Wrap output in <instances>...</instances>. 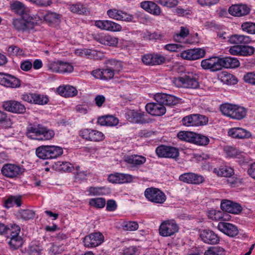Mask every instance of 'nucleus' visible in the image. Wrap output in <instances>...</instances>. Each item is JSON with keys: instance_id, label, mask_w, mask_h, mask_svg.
<instances>
[{"instance_id": "obj_38", "label": "nucleus", "mask_w": 255, "mask_h": 255, "mask_svg": "<svg viewBox=\"0 0 255 255\" xmlns=\"http://www.w3.org/2000/svg\"><path fill=\"white\" fill-rule=\"evenodd\" d=\"M49 159L55 158L63 153V149L54 145H48Z\"/></svg>"}, {"instance_id": "obj_10", "label": "nucleus", "mask_w": 255, "mask_h": 255, "mask_svg": "<svg viewBox=\"0 0 255 255\" xmlns=\"http://www.w3.org/2000/svg\"><path fill=\"white\" fill-rule=\"evenodd\" d=\"M2 107L6 111L17 114H22L26 112L25 106L20 102L15 100H9L3 102Z\"/></svg>"}, {"instance_id": "obj_37", "label": "nucleus", "mask_w": 255, "mask_h": 255, "mask_svg": "<svg viewBox=\"0 0 255 255\" xmlns=\"http://www.w3.org/2000/svg\"><path fill=\"white\" fill-rule=\"evenodd\" d=\"M196 133L191 131H181L177 134L179 139L189 142H194Z\"/></svg>"}, {"instance_id": "obj_24", "label": "nucleus", "mask_w": 255, "mask_h": 255, "mask_svg": "<svg viewBox=\"0 0 255 255\" xmlns=\"http://www.w3.org/2000/svg\"><path fill=\"white\" fill-rule=\"evenodd\" d=\"M228 11L233 16H242L249 14L250 9L246 4H235L229 7Z\"/></svg>"}, {"instance_id": "obj_27", "label": "nucleus", "mask_w": 255, "mask_h": 255, "mask_svg": "<svg viewBox=\"0 0 255 255\" xmlns=\"http://www.w3.org/2000/svg\"><path fill=\"white\" fill-rule=\"evenodd\" d=\"M144 116V112L130 111L127 114V118L133 123L144 124L147 122Z\"/></svg>"}, {"instance_id": "obj_62", "label": "nucleus", "mask_w": 255, "mask_h": 255, "mask_svg": "<svg viewBox=\"0 0 255 255\" xmlns=\"http://www.w3.org/2000/svg\"><path fill=\"white\" fill-rule=\"evenodd\" d=\"M244 80L246 83L255 85V72H249L244 76Z\"/></svg>"}, {"instance_id": "obj_49", "label": "nucleus", "mask_w": 255, "mask_h": 255, "mask_svg": "<svg viewBox=\"0 0 255 255\" xmlns=\"http://www.w3.org/2000/svg\"><path fill=\"white\" fill-rule=\"evenodd\" d=\"M209 142V139L207 136L196 133L193 143L200 145H206Z\"/></svg>"}, {"instance_id": "obj_43", "label": "nucleus", "mask_w": 255, "mask_h": 255, "mask_svg": "<svg viewBox=\"0 0 255 255\" xmlns=\"http://www.w3.org/2000/svg\"><path fill=\"white\" fill-rule=\"evenodd\" d=\"M235 106L229 103L223 104L220 107V110L224 115L231 118Z\"/></svg>"}, {"instance_id": "obj_29", "label": "nucleus", "mask_w": 255, "mask_h": 255, "mask_svg": "<svg viewBox=\"0 0 255 255\" xmlns=\"http://www.w3.org/2000/svg\"><path fill=\"white\" fill-rule=\"evenodd\" d=\"M140 6L146 11L155 15H159L161 12L160 7L152 1H142L140 3Z\"/></svg>"}, {"instance_id": "obj_58", "label": "nucleus", "mask_w": 255, "mask_h": 255, "mask_svg": "<svg viewBox=\"0 0 255 255\" xmlns=\"http://www.w3.org/2000/svg\"><path fill=\"white\" fill-rule=\"evenodd\" d=\"M115 71L113 69H110L107 67L105 69H103V80H108L112 79L115 75Z\"/></svg>"}, {"instance_id": "obj_12", "label": "nucleus", "mask_w": 255, "mask_h": 255, "mask_svg": "<svg viewBox=\"0 0 255 255\" xmlns=\"http://www.w3.org/2000/svg\"><path fill=\"white\" fill-rule=\"evenodd\" d=\"M155 152L159 157L174 158L179 155V152L176 148L164 145L157 146Z\"/></svg>"}, {"instance_id": "obj_39", "label": "nucleus", "mask_w": 255, "mask_h": 255, "mask_svg": "<svg viewBox=\"0 0 255 255\" xmlns=\"http://www.w3.org/2000/svg\"><path fill=\"white\" fill-rule=\"evenodd\" d=\"M214 172L218 176L229 177L234 174V170L230 167L224 166L219 169L215 168Z\"/></svg>"}, {"instance_id": "obj_42", "label": "nucleus", "mask_w": 255, "mask_h": 255, "mask_svg": "<svg viewBox=\"0 0 255 255\" xmlns=\"http://www.w3.org/2000/svg\"><path fill=\"white\" fill-rule=\"evenodd\" d=\"M221 79L223 83L227 85H234L237 82V80L235 77L227 72L222 73L221 76Z\"/></svg>"}, {"instance_id": "obj_13", "label": "nucleus", "mask_w": 255, "mask_h": 255, "mask_svg": "<svg viewBox=\"0 0 255 255\" xmlns=\"http://www.w3.org/2000/svg\"><path fill=\"white\" fill-rule=\"evenodd\" d=\"M79 135L83 138L92 141H100L104 138V135L102 132L88 128L80 130Z\"/></svg>"}, {"instance_id": "obj_54", "label": "nucleus", "mask_w": 255, "mask_h": 255, "mask_svg": "<svg viewBox=\"0 0 255 255\" xmlns=\"http://www.w3.org/2000/svg\"><path fill=\"white\" fill-rule=\"evenodd\" d=\"M242 29L251 34H255V23L246 22L242 24Z\"/></svg>"}, {"instance_id": "obj_28", "label": "nucleus", "mask_w": 255, "mask_h": 255, "mask_svg": "<svg viewBox=\"0 0 255 255\" xmlns=\"http://www.w3.org/2000/svg\"><path fill=\"white\" fill-rule=\"evenodd\" d=\"M57 92L61 96L65 97H72L78 94L76 88L69 85L59 86L57 89Z\"/></svg>"}, {"instance_id": "obj_4", "label": "nucleus", "mask_w": 255, "mask_h": 255, "mask_svg": "<svg viewBox=\"0 0 255 255\" xmlns=\"http://www.w3.org/2000/svg\"><path fill=\"white\" fill-rule=\"evenodd\" d=\"M144 196L148 201L155 204H162L166 200L165 193L158 188H147L144 191Z\"/></svg>"}, {"instance_id": "obj_30", "label": "nucleus", "mask_w": 255, "mask_h": 255, "mask_svg": "<svg viewBox=\"0 0 255 255\" xmlns=\"http://www.w3.org/2000/svg\"><path fill=\"white\" fill-rule=\"evenodd\" d=\"M221 70L223 68H234L240 66V62L236 58L227 57L219 58Z\"/></svg>"}, {"instance_id": "obj_36", "label": "nucleus", "mask_w": 255, "mask_h": 255, "mask_svg": "<svg viewBox=\"0 0 255 255\" xmlns=\"http://www.w3.org/2000/svg\"><path fill=\"white\" fill-rule=\"evenodd\" d=\"M14 205L17 207H20L21 205V196H10L4 202V206L6 208L12 207Z\"/></svg>"}, {"instance_id": "obj_25", "label": "nucleus", "mask_w": 255, "mask_h": 255, "mask_svg": "<svg viewBox=\"0 0 255 255\" xmlns=\"http://www.w3.org/2000/svg\"><path fill=\"white\" fill-rule=\"evenodd\" d=\"M218 228L220 231L230 237H234L238 234L237 227L229 223L219 222Z\"/></svg>"}, {"instance_id": "obj_2", "label": "nucleus", "mask_w": 255, "mask_h": 255, "mask_svg": "<svg viewBox=\"0 0 255 255\" xmlns=\"http://www.w3.org/2000/svg\"><path fill=\"white\" fill-rule=\"evenodd\" d=\"M26 135L32 139L49 140L54 136V132L40 124L30 125L27 127Z\"/></svg>"}, {"instance_id": "obj_32", "label": "nucleus", "mask_w": 255, "mask_h": 255, "mask_svg": "<svg viewBox=\"0 0 255 255\" xmlns=\"http://www.w3.org/2000/svg\"><path fill=\"white\" fill-rule=\"evenodd\" d=\"M229 42L231 44L241 45L242 44H248L251 41V38L249 36L240 34H234L229 37Z\"/></svg>"}, {"instance_id": "obj_46", "label": "nucleus", "mask_w": 255, "mask_h": 255, "mask_svg": "<svg viewBox=\"0 0 255 255\" xmlns=\"http://www.w3.org/2000/svg\"><path fill=\"white\" fill-rule=\"evenodd\" d=\"M17 214L19 217L24 220H29L33 219L35 216V212L29 209L20 210Z\"/></svg>"}, {"instance_id": "obj_18", "label": "nucleus", "mask_w": 255, "mask_h": 255, "mask_svg": "<svg viewBox=\"0 0 255 255\" xmlns=\"http://www.w3.org/2000/svg\"><path fill=\"white\" fill-rule=\"evenodd\" d=\"M93 38L102 44L110 46H116L118 43L117 38L104 33L94 34Z\"/></svg>"}, {"instance_id": "obj_53", "label": "nucleus", "mask_w": 255, "mask_h": 255, "mask_svg": "<svg viewBox=\"0 0 255 255\" xmlns=\"http://www.w3.org/2000/svg\"><path fill=\"white\" fill-rule=\"evenodd\" d=\"M204 255H225V250L222 248H210L205 251Z\"/></svg>"}, {"instance_id": "obj_57", "label": "nucleus", "mask_w": 255, "mask_h": 255, "mask_svg": "<svg viewBox=\"0 0 255 255\" xmlns=\"http://www.w3.org/2000/svg\"><path fill=\"white\" fill-rule=\"evenodd\" d=\"M106 64L107 67L113 69L115 72L119 71L120 68L122 67L121 63L119 61L113 59L107 60Z\"/></svg>"}, {"instance_id": "obj_20", "label": "nucleus", "mask_w": 255, "mask_h": 255, "mask_svg": "<svg viewBox=\"0 0 255 255\" xmlns=\"http://www.w3.org/2000/svg\"><path fill=\"white\" fill-rule=\"evenodd\" d=\"M133 178V176L128 174L116 173L108 176V181L113 183L123 184L131 182Z\"/></svg>"}, {"instance_id": "obj_52", "label": "nucleus", "mask_w": 255, "mask_h": 255, "mask_svg": "<svg viewBox=\"0 0 255 255\" xmlns=\"http://www.w3.org/2000/svg\"><path fill=\"white\" fill-rule=\"evenodd\" d=\"M48 102V99L47 97L38 94H33V101L32 103L43 105L47 104Z\"/></svg>"}, {"instance_id": "obj_47", "label": "nucleus", "mask_w": 255, "mask_h": 255, "mask_svg": "<svg viewBox=\"0 0 255 255\" xmlns=\"http://www.w3.org/2000/svg\"><path fill=\"white\" fill-rule=\"evenodd\" d=\"M48 145H43L37 148L36 150V155L41 159H49Z\"/></svg>"}, {"instance_id": "obj_63", "label": "nucleus", "mask_w": 255, "mask_h": 255, "mask_svg": "<svg viewBox=\"0 0 255 255\" xmlns=\"http://www.w3.org/2000/svg\"><path fill=\"white\" fill-rule=\"evenodd\" d=\"M193 176L192 172L185 173L179 176V180L184 182L192 184Z\"/></svg>"}, {"instance_id": "obj_21", "label": "nucleus", "mask_w": 255, "mask_h": 255, "mask_svg": "<svg viewBox=\"0 0 255 255\" xmlns=\"http://www.w3.org/2000/svg\"><path fill=\"white\" fill-rule=\"evenodd\" d=\"M95 25L98 28L112 31H120L122 29L121 25L110 20H97Z\"/></svg>"}, {"instance_id": "obj_22", "label": "nucleus", "mask_w": 255, "mask_h": 255, "mask_svg": "<svg viewBox=\"0 0 255 255\" xmlns=\"http://www.w3.org/2000/svg\"><path fill=\"white\" fill-rule=\"evenodd\" d=\"M200 237L204 243L208 244L215 245L220 241L218 236L210 230H204L201 231Z\"/></svg>"}, {"instance_id": "obj_34", "label": "nucleus", "mask_w": 255, "mask_h": 255, "mask_svg": "<svg viewBox=\"0 0 255 255\" xmlns=\"http://www.w3.org/2000/svg\"><path fill=\"white\" fill-rule=\"evenodd\" d=\"M119 122L118 118L110 115L102 116L98 119V123L101 126L113 127L117 125Z\"/></svg>"}, {"instance_id": "obj_14", "label": "nucleus", "mask_w": 255, "mask_h": 255, "mask_svg": "<svg viewBox=\"0 0 255 255\" xmlns=\"http://www.w3.org/2000/svg\"><path fill=\"white\" fill-rule=\"evenodd\" d=\"M206 51L201 48L191 49L182 51L180 56L185 60H196L205 56Z\"/></svg>"}, {"instance_id": "obj_19", "label": "nucleus", "mask_w": 255, "mask_h": 255, "mask_svg": "<svg viewBox=\"0 0 255 255\" xmlns=\"http://www.w3.org/2000/svg\"><path fill=\"white\" fill-rule=\"evenodd\" d=\"M221 208L223 211L234 214H238L242 210L240 204L228 200L221 201Z\"/></svg>"}, {"instance_id": "obj_59", "label": "nucleus", "mask_w": 255, "mask_h": 255, "mask_svg": "<svg viewBox=\"0 0 255 255\" xmlns=\"http://www.w3.org/2000/svg\"><path fill=\"white\" fill-rule=\"evenodd\" d=\"M42 249L38 246L32 245L29 247L27 253L29 255H41Z\"/></svg>"}, {"instance_id": "obj_8", "label": "nucleus", "mask_w": 255, "mask_h": 255, "mask_svg": "<svg viewBox=\"0 0 255 255\" xmlns=\"http://www.w3.org/2000/svg\"><path fill=\"white\" fill-rule=\"evenodd\" d=\"M20 231V228L18 225H11V231L8 234L7 238L10 239L8 244L13 250L20 247L23 244L22 239L19 235Z\"/></svg>"}, {"instance_id": "obj_45", "label": "nucleus", "mask_w": 255, "mask_h": 255, "mask_svg": "<svg viewBox=\"0 0 255 255\" xmlns=\"http://www.w3.org/2000/svg\"><path fill=\"white\" fill-rule=\"evenodd\" d=\"M69 9L71 12L79 14H85L88 11L87 8L80 3L70 5Z\"/></svg>"}, {"instance_id": "obj_48", "label": "nucleus", "mask_w": 255, "mask_h": 255, "mask_svg": "<svg viewBox=\"0 0 255 255\" xmlns=\"http://www.w3.org/2000/svg\"><path fill=\"white\" fill-rule=\"evenodd\" d=\"M20 86V80L11 75H10L4 86L9 88H17Z\"/></svg>"}, {"instance_id": "obj_55", "label": "nucleus", "mask_w": 255, "mask_h": 255, "mask_svg": "<svg viewBox=\"0 0 255 255\" xmlns=\"http://www.w3.org/2000/svg\"><path fill=\"white\" fill-rule=\"evenodd\" d=\"M141 60L142 62L146 65L154 66L153 63L154 61V53H148L143 55L142 56Z\"/></svg>"}, {"instance_id": "obj_16", "label": "nucleus", "mask_w": 255, "mask_h": 255, "mask_svg": "<svg viewBox=\"0 0 255 255\" xmlns=\"http://www.w3.org/2000/svg\"><path fill=\"white\" fill-rule=\"evenodd\" d=\"M201 66L204 70H210L215 72L221 70L220 59L217 57H212L203 59L201 62Z\"/></svg>"}, {"instance_id": "obj_35", "label": "nucleus", "mask_w": 255, "mask_h": 255, "mask_svg": "<svg viewBox=\"0 0 255 255\" xmlns=\"http://www.w3.org/2000/svg\"><path fill=\"white\" fill-rule=\"evenodd\" d=\"M235 107L231 118L240 120L245 118L247 114L246 109L237 105H235Z\"/></svg>"}, {"instance_id": "obj_6", "label": "nucleus", "mask_w": 255, "mask_h": 255, "mask_svg": "<svg viewBox=\"0 0 255 255\" xmlns=\"http://www.w3.org/2000/svg\"><path fill=\"white\" fill-rule=\"evenodd\" d=\"M174 83L178 87L196 89L199 86L197 75L193 74L178 77L175 79Z\"/></svg>"}, {"instance_id": "obj_33", "label": "nucleus", "mask_w": 255, "mask_h": 255, "mask_svg": "<svg viewBox=\"0 0 255 255\" xmlns=\"http://www.w3.org/2000/svg\"><path fill=\"white\" fill-rule=\"evenodd\" d=\"M35 16H36L37 21L44 19L49 22H56L60 18V15L58 14L53 12H48L45 14H43L41 12H37Z\"/></svg>"}, {"instance_id": "obj_7", "label": "nucleus", "mask_w": 255, "mask_h": 255, "mask_svg": "<svg viewBox=\"0 0 255 255\" xmlns=\"http://www.w3.org/2000/svg\"><path fill=\"white\" fill-rule=\"evenodd\" d=\"M208 122V117L200 114H191L184 117L181 120L182 125L186 127L203 126Z\"/></svg>"}, {"instance_id": "obj_9", "label": "nucleus", "mask_w": 255, "mask_h": 255, "mask_svg": "<svg viewBox=\"0 0 255 255\" xmlns=\"http://www.w3.org/2000/svg\"><path fill=\"white\" fill-rule=\"evenodd\" d=\"M25 169L18 165L6 163L3 165L1 169V174L9 178H15L22 174Z\"/></svg>"}, {"instance_id": "obj_5", "label": "nucleus", "mask_w": 255, "mask_h": 255, "mask_svg": "<svg viewBox=\"0 0 255 255\" xmlns=\"http://www.w3.org/2000/svg\"><path fill=\"white\" fill-rule=\"evenodd\" d=\"M179 226L173 219L163 221L159 228V235L162 237H171L179 231Z\"/></svg>"}, {"instance_id": "obj_23", "label": "nucleus", "mask_w": 255, "mask_h": 255, "mask_svg": "<svg viewBox=\"0 0 255 255\" xmlns=\"http://www.w3.org/2000/svg\"><path fill=\"white\" fill-rule=\"evenodd\" d=\"M107 14L111 18L125 21H130L133 18L132 15L116 9L108 10Z\"/></svg>"}, {"instance_id": "obj_40", "label": "nucleus", "mask_w": 255, "mask_h": 255, "mask_svg": "<svg viewBox=\"0 0 255 255\" xmlns=\"http://www.w3.org/2000/svg\"><path fill=\"white\" fill-rule=\"evenodd\" d=\"M8 54L10 56H23L25 55L24 50L14 45H11L7 49Z\"/></svg>"}, {"instance_id": "obj_15", "label": "nucleus", "mask_w": 255, "mask_h": 255, "mask_svg": "<svg viewBox=\"0 0 255 255\" xmlns=\"http://www.w3.org/2000/svg\"><path fill=\"white\" fill-rule=\"evenodd\" d=\"M124 160L132 170H134L146 161V158L142 155L133 154L127 155L124 157Z\"/></svg>"}, {"instance_id": "obj_41", "label": "nucleus", "mask_w": 255, "mask_h": 255, "mask_svg": "<svg viewBox=\"0 0 255 255\" xmlns=\"http://www.w3.org/2000/svg\"><path fill=\"white\" fill-rule=\"evenodd\" d=\"M189 34V30L184 27H181L179 33H176L173 36L174 40L177 42H183L184 39Z\"/></svg>"}, {"instance_id": "obj_31", "label": "nucleus", "mask_w": 255, "mask_h": 255, "mask_svg": "<svg viewBox=\"0 0 255 255\" xmlns=\"http://www.w3.org/2000/svg\"><path fill=\"white\" fill-rule=\"evenodd\" d=\"M11 9L17 14L26 16L32 15L24 4L19 1H15L11 4Z\"/></svg>"}, {"instance_id": "obj_50", "label": "nucleus", "mask_w": 255, "mask_h": 255, "mask_svg": "<svg viewBox=\"0 0 255 255\" xmlns=\"http://www.w3.org/2000/svg\"><path fill=\"white\" fill-rule=\"evenodd\" d=\"M122 228L125 231H134L138 229V224L134 221H125L122 224Z\"/></svg>"}, {"instance_id": "obj_11", "label": "nucleus", "mask_w": 255, "mask_h": 255, "mask_svg": "<svg viewBox=\"0 0 255 255\" xmlns=\"http://www.w3.org/2000/svg\"><path fill=\"white\" fill-rule=\"evenodd\" d=\"M104 240V236L100 232H95L86 236L83 240L85 247L94 248L100 245Z\"/></svg>"}, {"instance_id": "obj_56", "label": "nucleus", "mask_w": 255, "mask_h": 255, "mask_svg": "<svg viewBox=\"0 0 255 255\" xmlns=\"http://www.w3.org/2000/svg\"><path fill=\"white\" fill-rule=\"evenodd\" d=\"M73 70V66L70 63L60 61L59 73H71Z\"/></svg>"}, {"instance_id": "obj_44", "label": "nucleus", "mask_w": 255, "mask_h": 255, "mask_svg": "<svg viewBox=\"0 0 255 255\" xmlns=\"http://www.w3.org/2000/svg\"><path fill=\"white\" fill-rule=\"evenodd\" d=\"M142 37L147 40H162L164 38L163 34L161 33L145 31L142 33Z\"/></svg>"}, {"instance_id": "obj_26", "label": "nucleus", "mask_w": 255, "mask_h": 255, "mask_svg": "<svg viewBox=\"0 0 255 255\" xmlns=\"http://www.w3.org/2000/svg\"><path fill=\"white\" fill-rule=\"evenodd\" d=\"M228 134L229 136L235 138H249L252 136L251 133L241 128H234L229 129Z\"/></svg>"}, {"instance_id": "obj_1", "label": "nucleus", "mask_w": 255, "mask_h": 255, "mask_svg": "<svg viewBox=\"0 0 255 255\" xmlns=\"http://www.w3.org/2000/svg\"><path fill=\"white\" fill-rule=\"evenodd\" d=\"M154 98L156 102L147 104L145 109L148 114L154 116H161L165 114V106H172L178 103L176 97L165 93H156Z\"/></svg>"}, {"instance_id": "obj_3", "label": "nucleus", "mask_w": 255, "mask_h": 255, "mask_svg": "<svg viewBox=\"0 0 255 255\" xmlns=\"http://www.w3.org/2000/svg\"><path fill=\"white\" fill-rule=\"evenodd\" d=\"M37 22V17L35 15L28 16L25 15L22 18L14 19L13 21V25L18 31H29L34 28Z\"/></svg>"}, {"instance_id": "obj_51", "label": "nucleus", "mask_w": 255, "mask_h": 255, "mask_svg": "<svg viewBox=\"0 0 255 255\" xmlns=\"http://www.w3.org/2000/svg\"><path fill=\"white\" fill-rule=\"evenodd\" d=\"M89 204L94 207L102 208L105 206L106 200L102 198H93L90 200Z\"/></svg>"}, {"instance_id": "obj_60", "label": "nucleus", "mask_w": 255, "mask_h": 255, "mask_svg": "<svg viewBox=\"0 0 255 255\" xmlns=\"http://www.w3.org/2000/svg\"><path fill=\"white\" fill-rule=\"evenodd\" d=\"M154 61L153 63L154 66L155 65H159L162 64L165 62L166 61V58L158 53H154Z\"/></svg>"}, {"instance_id": "obj_64", "label": "nucleus", "mask_w": 255, "mask_h": 255, "mask_svg": "<svg viewBox=\"0 0 255 255\" xmlns=\"http://www.w3.org/2000/svg\"><path fill=\"white\" fill-rule=\"evenodd\" d=\"M20 67L22 70L27 72L32 68V63L29 60H26L21 62Z\"/></svg>"}, {"instance_id": "obj_61", "label": "nucleus", "mask_w": 255, "mask_h": 255, "mask_svg": "<svg viewBox=\"0 0 255 255\" xmlns=\"http://www.w3.org/2000/svg\"><path fill=\"white\" fill-rule=\"evenodd\" d=\"M160 2V4L169 8L175 7L178 4V0H161Z\"/></svg>"}, {"instance_id": "obj_17", "label": "nucleus", "mask_w": 255, "mask_h": 255, "mask_svg": "<svg viewBox=\"0 0 255 255\" xmlns=\"http://www.w3.org/2000/svg\"><path fill=\"white\" fill-rule=\"evenodd\" d=\"M229 52L234 55L248 56L254 53L255 48L251 46L235 45L230 47Z\"/></svg>"}]
</instances>
